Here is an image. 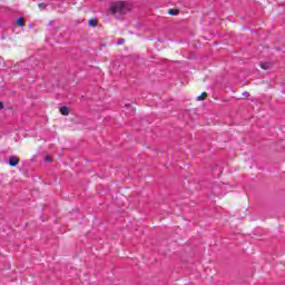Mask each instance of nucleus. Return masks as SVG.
I'll use <instances>...</instances> for the list:
<instances>
[{
  "instance_id": "f03ea898",
  "label": "nucleus",
  "mask_w": 285,
  "mask_h": 285,
  "mask_svg": "<svg viewBox=\"0 0 285 285\" xmlns=\"http://www.w3.org/2000/svg\"><path fill=\"white\" fill-rule=\"evenodd\" d=\"M19 165V158L17 156H12L9 158V166H18Z\"/></svg>"
},
{
  "instance_id": "f8f14e48",
  "label": "nucleus",
  "mask_w": 285,
  "mask_h": 285,
  "mask_svg": "<svg viewBox=\"0 0 285 285\" xmlns=\"http://www.w3.org/2000/svg\"><path fill=\"white\" fill-rule=\"evenodd\" d=\"M45 161H52V159H50V157H46Z\"/></svg>"
},
{
  "instance_id": "7ed1b4c3",
  "label": "nucleus",
  "mask_w": 285,
  "mask_h": 285,
  "mask_svg": "<svg viewBox=\"0 0 285 285\" xmlns=\"http://www.w3.org/2000/svg\"><path fill=\"white\" fill-rule=\"evenodd\" d=\"M60 112H61L65 117H68V115H70V109H68V107H61V108H60Z\"/></svg>"
},
{
  "instance_id": "20e7f679",
  "label": "nucleus",
  "mask_w": 285,
  "mask_h": 285,
  "mask_svg": "<svg viewBox=\"0 0 285 285\" xmlns=\"http://www.w3.org/2000/svg\"><path fill=\"white\" fill-rule=\"evenodd\" d=\"M17 24L20 27V28H23V26H26V21L23 20V18H19L17 20Z\"/></svg>"
},
{
  "instance_id": "9d476101",
  "label": "nucleus",
  "mask_w": 285,
  "mask_h": 285,
  "mask_svg": "<svg viewBox=\"0 0 285 285\" xmlns=\"http://www.w3.org/2000/svg\"><path fill=\"white\" fill-rule=\"evenodd\" d=\"M243 97H250V94L248 91L243 92Z\"/></svg>"
},
{
  "instance_id": "6e6552de",
  "label": "nucleus",
  "mask_w": 285,
  "mask_h": 285,
  "mask_svg": "<svg viewBox=\"0 0 285 285\" xmlns=\"http://www.w3.org/2000/svg\"><path fill=\"white\" fill-rule=\"evenodd\" d=\"M39 8H40V10H43L45 8H46V3H39Z\"/></svg>"
},
{
  "instance_id": "1a4fd4ad",
  "label": "nucleus",
  "mask_w": 285,
  "mask_h": 285,
  "mask_svg": "<svg viewBox=\"0 0 285 285\" xmlns=\"http://www.w3.org/2000/svg\"><path fill=\"white\" fill-rule=\"evenodd\" d=\"M261 68H263V70H268V65H261Z\"/></svg>"
},
{
  "instance_id": "423d86ee",
  "label": "nucleus",
  "mask_w": 285,
  "mask_h": 285,
  "mask_svg": "<svg viewBox=\"0 0 285 285\" xmlns=\"http://www.w3.org/2000/svg\"><path fill=\"white\" fill-rule=\"evenodd\" d=\"M168 14L177 16V14H179V11H178V10H175V9H170V10L168 11Z\"/></svg>"
},
{
  "instance_id": "9b49d317",
  "label": "nucleus",
  "mask_w": 285,
  "mask_h": 285,
  "mask_svg": "<svg viewBox=\"0 0 285 285\" xmlns=\"http://www.w3.org/2000/svg\"><path fill=\"white\" fill-rule=\"evenodd\" d=\"M4 106L3 102L0 101V110H3Z\"/></svg>"
},
{
  "instance_id": "0eeeda50",
  "label": "nucleus",
  "mask_w": 285,
  "mask_h": 285,
  "mask_svg": "<svg viewBox=\"0 0 285 285\" xmlns=\"http://www.w3.org/2000/svg\"><path fill=\"white\" fill-rule=\"evenodd\" d=\"M89 26L95 28L97 26V20H89Z\"/></svg>"
},
{
  "instance_id": "39448f33",
  "label": "nucleus",
  "mask_w": 285,
  "mask_h": 285,
  "mask_svg": "<svg viewBox=\"0 0 285 285\" xmlns=\"http://www.w3.org/2000/svg\"><path fill=\"white\" fill-rule=\"evenodd\" d=\"M207 94L203 92L200 96L197 97V101H204V99H206Z\"/></svg>"
},
{
  "instance_id": "f257e3e1",
  "label": "nucleus",
  "mask_w": 285,
  "mask_h": 285,
  "mask_svg": "<svg viewBox=\"0 0 285 285\" xmlns=\"http://www.w3.org/2000/svg\"><path fill=\"white\" fill-rule=\"evenodd\" d=\"M130 10V3L121 0L111 2L109 6V14L114 16L115 19H121V17L128 14Z\"/></svg>"
}]
</instances>
